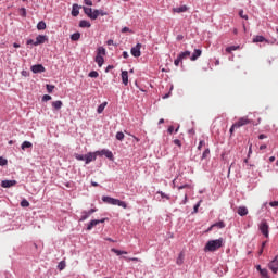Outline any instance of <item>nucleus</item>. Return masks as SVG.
Here are the masks:
<instances>
[{
	"mask_svg": "<svg viewBox=\"0 0 278 278\" xmlns=\"http://www.w3.org/2000/svg\"><path fill=\"white\" fill-rule=\"evenodd\" d=\"M223 247V238L210 240L204 247V251H210L213 253L214 251H218Z\"/></svg>",
	"mask_w": 278,
	"mask_h": 278,
	"instance_id": "obj_1",
	"label": "nucleus"
},
{
	"mask_svg": "<svg viewBox=\"0 0 278 278\" xmlns=\"http://www.w3.org/2000/svg\"><path fill=\"white\" fill-rule=\"evenodd\" d=\"M258 229L261 231V233L264 235L265 238H269V235H270V227L268 226V223L266 222V219H263L261 222V224L258 225Z\"/></svg>",
	"mask_w": 278,
	"mask_h": 278,
	"instance_id": "obj_2",
	"label": "nucleus"
},
{
	"mask_svg": "<svg viewBox=\"0 0 278 278\" xmlns=\"http://www.w3.org/2000/svg\"><path fill=\"white\" fill-rule=\"evenodd\" d=\"M97 154L101 157L103 155H105V157L108 160H111V162H114V154L112 153V151L108 150V149H102L100 151H97Z\"/></svg>",
	"mask_w": 278,
	"mask_h": 278,
	"instance_id": "obj_3",
	"label": "nucleus"
},
{
	"mask_svg": "<svg viewBox=\"0 0 278 278\" xmlns=\"http://www.w3.org/2000/svg\"><path fill=\"white\" fill-rule=\"evenodd\" d=\"M83 10L88 18H90L91 21H97L96 9L92 11V8L83 7Z\"/></svg>",
	"mask_w": 278,
	"mask_h": 278,
	"instance_id": "obj_4",
	"label": "nucleus"
},
{
	"mask_svg": "<svg viewBox=\"0 0 278 278\" xmlns=\"http://www.w3.org/2000/svg\"><path fill=\"white\" fill-rule=\"evenodd\" d=\"M140 49H142V43H137L135 47L130 49V53L134 58H140L142 55V52H140Z\"/></svg>",
	"mask_w": 278,
	"mask_h": 278,
	"instance_id": "obj_5",
	"label": "nucleus"
},
{
	"mask_svg": "<svg viewBox=\"0 0 278 278\" xmlns=\"http://www.w3.org/2000/svg\"><path fill=\"white\" fill-rule=\"evenodd\" d=\"M49 42V37L47 35H38L36 37V41L34 42V47H38L39 45H45Z\"/></svg>",
	"mask_w": 278,
	"mask_h": 278,
	"instance_id": "obj_6",
	"label": "nucleus"
},
{
	"mask_svg": "<svg viewBox=\"0 0 278 278\" xmlns=\"http://www.w3.org/2000/svg\"><path fill=\"white\" fill-rule=\"evenodd\" d=\"M99 154L96 152H89L85 154V164H90V162H96Z\"/></svg>",
	"mask_w": 278,
	"mask_h": 278,
	"instance_id": "obj_7",
	"label": "nucleus"
},
{
	"mask_svg": "<svg viewBox=\"0 0 278 278\" xmlns=\"http://www.w3.org/2000/svg\"><path fill=\"white\" fill-rule=\"evenodd\" d=\"M94 212H97V208H91L89 211H83L79 220L81 223H84V220H88V218H90V216H92V214H94Z\"/></svg>",
	"mask_w": 278,
	"mask_h": 278,
	"instance_id": "obj_8",
	"label": "nucleus"
},
{
	"mask_svg": "<svg viewBox=\"0 0 278 278\" xmlns=\"http://www.w3.org/2000/svg\"><path fill=\"white\" fill-rule=\"evenodd\" d=\"M30 71L35 74V75H38V73H45V71H47L42 64H36V65H33L30 67Z\"/></svg>",
	"mask_w": 278,
	"mask_h": 278,
	"instance_id": "obj_9",
	"label": "nucleus"
},
{
	"mask_svg": "<svg viewBox=\"0 0 278 278\" xmlns=\"http://www.w3.org/2000/svg\"><path fill=\"white\" fill-rule=\"evenodd\" d=\"M250 121L247 117H241L237 123L233 124V127L236 129H239V127H244V125H249Z\"/></svg>",
	"mask_w": 278,
	"mask_h": 278,
	"instance_id": "obj_10",
	"label": "nucleus"
},
{
	"mask_svg": "<svg viewBox=\"0 0 278 278\" xmlns=\"http://www.w3.org/2000/svg\"><path fill=\"white\" fill-rule=\"evenodd\" d=\"M118 199L112 198V197H108V195H103L102 197V201L103 203H108V205H116V201Z\"/></svg>",
	"mask_w": 278,
	"mask_h": 278,
	"instance_id": "obj_11",
	"label": "nucleus"
},
{
	"mask_svg": "<svg viewBox=\"0 0 278 278\" xmlns=\"http://www.w3.org/2000/svg\"><path fill=\"white\" fill-rule=\"evenodd\" d=\"M79 10H81V5L75 3L72 7V16L77 17L79 16Z\"/></svg>",
	"mask_w": 278,
	"mask_h": 278,
	"instance_id": "obj_12",
	"label": "nucleus"
},
{
	"mask_svg": "<svg viewBox=\"0 0 278 278\" xmlns=\"http://www.w3.org/2000/svg\"><path fill=\"white\" fill-rule=\"evenodd\" d=\"M202 53L203 51H201V49H195L190 58L191 62H195V60H199Z\"/></svg>",
	"mask_w": 278,
	"mask_h": 278,
	"instance_id": "obj_13",
	"label": "nucleus"
},
{
	"mask_svg": "<svg viewBox=\"0 0 278 278\" xmlns=\"http://www.w3.org/2000/svg\"><path fill=\"white\" fill-rule=\"evenodd\" d=\"M122 83L124 86H127L129 84V72L122 71Z\"/></svg>",
	"mask_w": 278,
	"mask_h": 278,
	"instance_id": "obj_14",
	"label": "nucleus"
},
{
	"mask_svg": "<svg viewBox=\"0 0 278 278\" xmlns=\"http://www.w3.org/2000/svg\"><path fill=\"white\" fill-rule=\"evenodd\" d=\"M268 268H269V270H271V273H274V275H277V273H278V263L275 262V261H271L268 264Z\"/></svg>",
	"mask_w": 278,
	"mask_h": 278,
	"instance_id": "obj_15",
	"label": "nucleus"
},
{
	"mask_svg": "<svg viewBox=\"0 0 278 278\" xmlns=\"http://www.w3.org/2000/svg\"><path fill=\"white\" fill-rule=\"evenodd\" d=\"M16 184V180H2V188H12Z\"/></svg>",
	"mask_w": 278,
	"mask_h": 278,
	"instance_id": "obj_16",
	"label": "nucleus"
},
{
	"mask_svg": "<svg viewBox=\"0 0 278 278\" xmlns=\"http://www.w3.org/2000/svg\"><path fill=\"white\" fill-rule=\"evenodd\" d=\"M62 105H64L62 100H56L52 102L53 110H62Z\"/></svg>",
	"mask_w": 278,
	"mask_h": 278,
	"instance_id": "obj_17",
	"label": "nucleus"
},
{
	"mask_svg": "<svg viewBox=\"0 0 278 278\" xmlns=\"http://www.w3.org/2000/svg\"><path fill=\"white\" fill-rule=\"evenodd\" d=\"M79 27H81L83 29L84 28H88L89 29V27H92V24H90V22L88 20H81L79 22Z\"/></svg>",
	"mask_w": 278,
	"mask_h": 278,
	"instance_id": "obj_18",
	"label": "nucleus"
},
{
	"mask_svg": "<svg viewBox=\"0 0 278 278\" xmlns=\"http://www.w3.org/2000/svg\"><path fill=\"white\" fill-rule=\"evenodd\" d=\"M238 214L239 216H247V214H249V208H247V206H240L238 208Z\"/></svg>",
	"mask_w": 278,
	"mask_h": 278,
	"instance_id": "obj_19",
	"label": "nucleus"
},
{
	"mask_svg": "<svg viewBox=\"0 0 278 278\" xmlns=\"http://www.w3.org/2000/svg\"><path fill=\"white\" fill-rule=\"evenodd\" d=\"M96 62H97L99 68H101V66H103V64H104V62H105V59H103V56L97 54V55H96Z\"/></svg>",
	"mask_w": 278,
	"mask_h": 278,
	"instance_id": "obj_20",
	"label": "nucleus"
},
{
	"mask_svg": "<svg viewBox=\"0 0 278 278\" xmlns=\"http://www.w3.org/2000/svg\"><path fill=\"white\" fill-rule=\"evenodd\" d=\"M99 225V222L97 219H92L88 225H87V231H92L93 227H97Z\"/></svg>",
	"mask_w": 278,
	"mask_h": 278,
	"instance_id": "obj_21",
	"label": "nucleus"
},
{
	"mask_svg": "<svg viewBox=\"0 0 278 278\" xmlns=\"http://www.w3.org/2000/svg\"><path fill=\"white\" fill-rule=\"evenodd\" d=\"M190 55H191V52H190L189 50H187V51H185V52H180V53L178 54V58L184 61V60H187V58H190Z\"/></svg>",
	"mask_w": 278,
	"mask_h": 278,
	"instance_id": "obj_22",
	"label": "nucleus"
},
{
	"mask_svg": "<svg viewBox=\"0 0 278 278\" xmlns=\"http://www.w3.org/2000/svg\"><path fill=\"white\" fill-rule=\"evenodd\" d=\"M173 11L176 12L177 14H181V12H187L188 11V7L181 5L179 8H174Z\"/></svg>",
	"mask_w": 278,
	"mask_h": 278,
	"instance_id": "obj_23",
	"label": "nucleus"
},
{
	"mask_svg": "<svg viewBox=\"0 0 278 278\" xmlns=\"http://www.w3.org/2000/svg\"><path fill=\"white\" fill-rule=\"evenodd\" d=\"M99 16H108V12L103 11L102 9H96V20H98Z\"/></svg>",
	"mask_w": 278,
	"mask_h": 278,
	"instance_id": "obj_24",
	"label": "nucleus"
},
{
	"mask_svg": "<svg viewBox=\"0 0 278 278\" xmlns=\"http://www.w3.org/2000/svg\"><path fill=\"white\" fill-rule=\"evenodd\" d=\"M37 29H38V31H42V30L47 29V23H45V21L38 22Z\"/></svg>",
	"mask_w": 278,
	"mask_h": 278,
	"instance_id": "obj_25",
	"label": "nucleus"
},
{
	"mask_svg": "<svg viewBox=\"0 0 278 278\" xmlns=\"http://www.w3.org/2000/svg\"><path fill=\"white\" fill-rule=\"evenodd\" d=\"M31 147H34V144L30 141H24L21 146V149L25 151V149H31Z\"/></svg>",
	"mask_w": 278,
	"mask_h": 278,
	"instance_id": "obj_26",
	"label": "nucleus"
},
{
	"mask_svg": "<svg viewBox=\"0 0 278 278\" xmlns=\"http://www.w3.org/2000/svg\"><path fill=\"white\" fill-rule=\"evenodd\" d=\"M214 227H217V229H225V222H217L211 226V229H214Z\"/></svg>",
	"mask_w": 278,
	"mask_h": 278,
	"instance_id": "obj_27",
	"label": "nucleus"
},
{
	"mask_svg": "<svg viewBox=\"0 0 278 278\" xmlns=\"http://www.w3.org/2000/svg\"><path fill=\"white\" fill-rule=\"evenodd\" d=\"M106 106H108V102L101 103V104L98 106V109H97L98 114H103V110H105Z\"/></svg>",
	"mask_w": 278,
	"mask_h": 278,
	"instance_id": "obj_28",
	"label": "nucleus"
},
{
	"mask_svg": "<svg viewBox=\"0 0 278 278\" xmlns=\"http://www.w3.org/2000/svg\"><path fill=\"white\" fill-rule=\"evenodd\" d=\"M112 253H115L116 255H127V251L118 250L116 248L111 249Z\"/></svg>",
	"mask_w": 278,
	"mask_h": 278,
	"instance_id": "obj_29",
	"label": "nucleus"
},
{
	"mask_svg": "<svg viewBox=\"0 0 278 278\" xmlns=\"http://www.w3.org/2000/svg\"><path fill=\"white\" fill-rule=\"evenodd\" d=\"M79 38H81L80 33H74L71 35V40H73L74 42H77V40H79Z\"/></svg>",
	"mask_w": 278,
	"mask_h": 278,
	"instance_id": "obj_30",
	"label": "nucleus"
},
{
	"mask_svg": "<svg viewBox=\"0 0 278 278\" xmlns=\"http://www.w3.org/2000/svg\"><path fill=\"white\" fill-rule=\"evenodd\" d=\"M115 205H118V207H123L124 210H127V202H125V201L117 199Z\"/></svg>",
	"mask_w": 278,
	"mask_h": 278,
	"instance_id": "obj_31",
	"label": "nucleus"
},
{
	"mask_svg": "<svg viewBox=\"0 0 278 278\" xmlns=\"http://www.w3.org/2000/svg\"><path fill=\"white\" fill-rule=\"evenodd\" d=\"M75 160H78V162H86V154H74Z\"/></svg>",
	"mask_w": 278,
	"mask_h": 278,
	"instance_id": "obj_32",
	"label": "nucleus"
},
{
	"mask_svg": "<svg viewBox=\"0 0 278 278\" xmlns=\"http://www.w3.org/2000/svg\"><path fill=\"white\" fill-rule=\"evenodd\" d=\"M253 42H266V38L264 36H256L253 38Z\"/></svg>",
	"mask_w": 278,
	"mask_h": 278,
	"instance_id": "obj_33",
	"label": "nucleus"
},
{
	"mask_svg": "<svg viewBox=\"0 0 278 278\" xmlns=\"http://www.w3.org/2000/svg\"><path fill=\"white\" fill-rule=\"evenodd\" d=\"M116 140H119L121 142H123V140H125V134H123V131H118L116 134Z\"/></svg>",
	"mask_w": 278,
	"mask_h": 278,
	"instance_id": "obj_34",
	"label": "nucleus"
},
{
	"mask_svg": "<svg viewBox=\"0 0 278 278\" xmlns=\"http://www.w3.org/2000/svg\"><path fill=\"white\" fill-rule=\"evenodd\" d=\"M201 203H203V200H200L194 206L192 214H197L199 212V207H201Z\"/></svg>",
	"mask_w": 278,
	"mask_h": 278,
	"instance_id": "obj_35",
	"label": "nucleus"
},
{
	"mask_svg": "<svg viewBox=\"0 0 278 278\" xmlns=\"http://www.w3.org/2000/svg\"><path fill=\"white\" fill-rule=\"evenodd\" d=\"M97 55H105V48L103 47H99L98 50H97Z\"/></svg>",
	"mask_w": 278,
	"mask_h": 278,
	"instance_id": "obj_36",
	"label": "nucleus"
},
{
	"mask_svg": "<svg viewBox=\"0 0 278 278\" xmlns=\"http://www.w3.org/2000/svg\"><path fill=\"white\" fill-rule=\"evenodd\" d=\"M58 268L60 270H64V268H66V261H61L59 264H58Z\"/></svg>",
	"mask_w": 278,
	"mask_h": 278,
	"instance_id": "obj_37",
	"label": "nucleus"
},
{
	"mask_svg": "<svg viewBox=\"0 0 278 278\" xmlns=\"http://www.w3.org/2000/svg\"><path fill=\"white\" fill-rule=\"evenodd\" d=\"M88 77H91L93 79H97V77H99V72L97 71H91L88 75Z\"/></svg>",
	"mask_w": 278,
	"mask_h": 278,
	"instance_id": "obj_38",
	"label": "nucleus"
},
{
	"mask_svg": "<svg viewBox=\"0 0 278 278\" xmlns=\"http://www.w3.org/2000/svg\"><path fill=\"white\" fill-rule=\"evenodd\" d=\"M176 264H178V266H181L184 264V254H179Z\"/></svg>",
	"mask_w": 278,
	"mask_h": 278,
	"instance_id": "obj_39",
	"label": "nucleus"
},
{
	"mask_svg": "<svg viewBox=\"0 0 278 278\" xmlns=\"http://www.w3.org/2000/svg\"><path fill=\"white\" fill-rule=\"evenodd\" d=\"M46 88H47V92H49V94H51V92H53V90H55L54 85H46Z\"/></svg>",
	"mask_w": 278,
	"mask_h": 278,
	"instance_id": "obj_40",
	"label": "nucleus"
},
{
	"mask_svg": "<svg viewBox=\"0 0 278 278\" xmlns=\"http://www.w3.org/2000/svg\"><path fill=\"white\" fill-rule=\"evenodd\" d=\"M21 206H22V207H29V201H27V199H23V200L21 201Z\"/></svg>",
	"mask_w": 278,
	"mask_h": 278,
	"instance_id": "obj_41",
	"label": "nucleus"
},
{
	"mask_svg": "<svg viewBox=\"0 0 278 278\" xmlns=\"http://www.w3.org/2000/svg\"><path fill=\"white\" fill-rule=\"evenodd\" d=\"M261 277L266 278L268 277V269L263 268V270L260 271Z\"/></svg>",
	"mask_w": 278,
	"mask_h": 278,
	"instance_id": "obj_42",
	"label": "nucleus"
},
{
	"mask_svg": "<svg viewBox=\"0 0 278 278\" xmlns=\"http://www.w3.org/2000/svg\"><path fill=\"white\" fill-rule=\"evenodd\" d=\"M207 155H210V148H206V149L204 150V152L202 153L201 160H205V159L207 157Z\"/></svg>",
	"mask_w": 278,
	"mask_h": 278,
	"instance_id": "obj_43",
	"label": "nucleus"
},
{
	"mask_svg": "<svg viewBox=\"0 0 278 278\" xmlns=\"http://www.w3.org/2000/svg\"><path fill=\"white\" fill-rule=\"evenodd\" d=\"M237 49H238V47L230 46V47L226 48V51H227V53H231V51H237Z\"/></svg>",
	"mask_w": 278,
	"mask_h": 278,
	"instance_id": "obj_44",
	"label": "nucleus"
},
{
	"mask_svg": "<svg viewBox=\"0 0 278 278\" xmlns=\"http://www.w3.org/2000/svg\"><path fill=\"white\" fill-rule=\"evenodd\" d=\"M0 166H8V161L3 156H0Z\"/></svg>",
	"mask_w": 278,
	"mask_h": 278,
	"instance_id": "obj_45",
	"label": "nucleus"
},
{
	"mask_svg": "<svg viewBox=\"0 0 278 278\" xmlns=\"http://www.w3.org/2000/svg\"><path fill=\"white\" fill-rule=\"evenodd\" d=\"M124 260L126 262H138V257H127V256H124Z\"/></svg>",
	"mask_w": 278,
	"mask_h": 278,
	"instance_id": "obj_46",
	"label": "nucleus"
},
{
	"mask_svg": "<svg viewBox=\"0 0 278 278\" xmlns=\"http://www.w3.org/2000/svg\"><path fill=\"white\" fill-rule=\"evenodd\" d=\"M204 144H205V140H200L199 146H198V151H201V149H203Z\"/></svg>",
	"mask_w": 278,
	"mask_h": 278,
	"instance_id": "obj_47",
	"label": "nucleus"
},
{
	"mask_svg": "<svg viewBox=\"0 0 278 278\" xmlns=\"http://www.w3.org/2000/svg\"><path fill=\"white\" fill-rule=\"evenodd\" d=\"M242 14H244V11H240L239 12V15L241 16V18H244L245 21H249V15H242Z\"/></svg>",
	"mask_w": 278,
	"mask_h": 278,
	"instance_id": "obj_48",
	"label": "nucleus"
},
{
	"mask_svg": "<svg viewBox=\"0 0 278 278\" xmlns=\"http://www.w3.org/2000/svg\"><path fill=\"white\" fill-rule=\"evenodd\" d=\"M180 62H184V61L179 56H177V59H175L174 61L175 66H179Z\"/></svg>",
	"mask_w": 278,
	"mask_h": 278,
	"instance_id": "obj_49",
	"label": "nucleus"
},
{
	"mask_svg": "<svg viewBox=\"0 0 278 278\" xmlns=\"http://www.w3.org/2000/svg\"><path fill=\"white\" fill-rule=\"evenodd\" d=\"M42 101H45V102L51 101V96L45 94V96L42 97Z\"/></svg>",
	"mask_w": 278,
	"mask_h": 278,
	"instance_id": "obj_50",
	"label": "nucleus"
},
{
	"mask_svg": "<svg viewBox=\"0 0 278 278\" xmlns=\"http://www.w3.org/2000/svg\"><path fill=\"white\" fill-rule=\"evenodd\" d=\"M159 194H161L162 199H167V200L170 199V197H168V194H166L162 191H160Z\"/></svg>",
	"mask_w": 278,
	"mask_h": 278,
	"instance_id": "obj_51",
	"label": "nucleus"
},
{
	"mask_svg": "<svg viewBox=\"0 0 278 278\" xmlns=\"http://www.w3.org/2000/svg\"><path fill=\"white\" fill-rule=\"evenodd\" d=\"M270 207H278V201L269 202Z\"/></svg>",
	"mask_w": 278,
	"mask_h": 278,
	"instance_id": "obj_52",
	"label": "nucleus"
},
{
	"mask_svg": "<svg viewBox=\"0 0 278 278\" xmlns=\"http://www.w3.org/2000/svg\"><path fill=\"white\" fill-rule=\"evenodd\" d=\"M185 188H190V185L185 184V185L178 186V190H184Z\"/></svg>",
	"mask_w": 278,
	"mask_h": 278,
	"instance_id": "obj_53",
	"label": "nucleus"
},
{
	"mask_svg": "<svg viewBox=\"0 0 278 278\" xmlns=\"http://www.w3.org/2000/svg\"><path fill=\"white\" fill-rule=\"evenodd\" d=\"M85 5L92 7V0H84Z\"/></svg>",
	"mask_w": 278,
	"mask_h": 278,
	"instance_id": "obj_54",
	"label": "nucleus"
},
{
	"mask_svg": "<svg viewBox=\"0 0 278 278\" xmlns=\"http://www.w3.org/2000/svg\"><path fill=\"white\" fill-rule=\"evenodd\" d=\"M174 144H176L177 147H181V140L175 139Z\"/></svg>",
	"mask_w": 278,
	"mask_h": 278,
	"instance_id": "obj_55",
	"label": "nucleus"
},
{
	"mask_svg": "<svg viewBox=\"0 0 278 278\" xmlns=\"http://www.w3.org/2000/svg\"><path fill=\"white\" fill-rule=\"evenodd\" d=\"M127 31H131L130 29H129V27H124V28H122V34H127Z\"/></svg>",
	"mask_w": 278,
	"mask_h": 278,
	"instance_id": "obj_56",
	"label": "nucleus"
},
{
	"mask_svg": "<svg viewBox=\"0 0 278 278\" xmlns=\"http://www.w3.org/2000/svg\"><path fill=\"white\" fill-rule=\"evenodd\" d=\"M122 55L124 60H127V58H129V53L127 51H124Z\"/></svg>",
	"mask_w": 278,
	"mask_h": 278,
	"instance_id": "obj_57",
	"label": "nucleus"
},
{
	"mask_svg": "<svg viewBox=\"0 0 278 278\" xmlns=\"http://www.w3.org/2000/svg\"><path fill=\"white\" fill-rule=\"evenodd\" d=\"M181 203L182 205H186V203H188V194H185V198Z\"/></svg>",
	"mask_w": 278,
	"mask_h": 278,
	"instance_id": "obj_58",
	"label": "nucleus"
},
{
	"mask_svg": "<svg viewBox=\"0 0 278 278\" xmlns=\"http://www.w3.org/2000/svg\"><path fill=\"white\" fill-rule=\"evenodd\" d=\"M167 131H168V134H173V131H175V127L174 126H169Z\"/></svg>",
	"mask_w": 278,
	"mask_h": 278,
	"instance_id": "obj_59",
	"label": "nucleus"
},
{
	"mask_svg": "<svg viewBox=\"0 0 278 278\" xmlns=\"http://www.w3.org/2000/svg\"><path fill=\"white\" fill-rule=\"evenodd\" d=\"M112 68H114V65H109V66L105 68V73H110V71H112Z\"/></svg>",
	"mask_w": 278,
	"mask_h": 278,
	"instance_id": "obj_60",
	"label": "nucleus"
},
{
	"mask_svg": "<svg viewBox=\"0 0 278 278\" xmlns=\"http://www.w3.org/2000/svg\"><path fill=\"white\" fill-rule=\"evenodd\" d=\"M267 137H266V135H264V134H261L260 136H258V140H264V139H266Z\"/></svg>",
	"mask_w": 278,
	"mask_h": 278,
	"instance_id": "obj_61",
	"label": "nucleus"
},
{
	"mask_svg": "<svg viewBox=\"0 0 278 278\" xmlns=\"http://www.w3.org/2000/svg\"><path fill=\"white\" fill-rule=\"evenodd\" d=\"M22 16H27V11L25 10V8H22Z\"/></svg>",
	"mask_w": 278,
	"mask_h": 278,
	"instance_id": "obj_62",
	"label": "nucleus"
},
{
	"mask_svg": "<svg viewBox=\"0 0 278 278\" xmlns=\"http://www.w3.org/2000/svg\"><path fill=\"white\" fill-rule=\"evenodd\" d=\"M106 45H108L109 47L112 46V45H114V40L109 39V40L106 41Z\"/></svg>",
	"mask_w": 278,
	"mask_h": 278,
	"instance_id": "obj_63",
	"label": "nucleus"
},
{
	"mask_svg": "<svg viewBox=\"0 0 278 278\" xmlns=\"http://www.w3.org/2000/svg\"><path fill=\"white\" fill-rule=\"evenodd\" d=\"M34 42H36V41H34V39H28V40L26 41V45H34Z\"/></svg>",
	"mask_w": 278,
	"mask_h": 278,
	"instance_id": "obj_64",
	"label": "nucleus"
}]
</instances>
